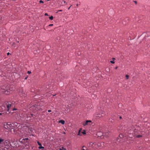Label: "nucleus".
I'll list each match as a JSON object with an SVG mask.
<instances>
[{
  "label": "nucleus",
  "instance_id": "obj_29",
  "mask_svg": "<svg viewBox=\"0 0 150 150\" xmlns=\"http://www.w3.org/2000/svg\"><path fill=\"white\" fill-rule=\"evenodd\" d=\"M53 25V24H50L49 25V26H52Z\"/></svg>",
  "mask_w": 150,
  "mask_h": 150
},
{
  "label": "nucleus",
  "instance_id": "obj_35",
  "mask_svg": "<svg viewBox=\"0 0 150 150\" xmlns=\"http://www.w3.org/2000/svg\"><path fill=\"white\" fill-rule=\"evenodd\" d=\"M119 118L120 119H122V117L121 116H120Z\"/></svg>",
  "mask_w": 150,
  "mask_h": 150
},
{
  "label": "nucleus",
  "instance_id": "obj_27",
  "mask_svg": "<svg viewBox=\"0 0 150 150\" xmlns=\"http://www.w3.org/2000/svg\"><path fill=\"white\" fill-rule=\"evenodd\" d=\"M48 112H51V110H48Z\"/></svg>",
  "mask_w": 150,
  "mask_h": 150
},
{
  "label": "nucleus",
  "instance_id": "obj_37",
  "mask_svg": "<svg viewBox=\"0 0 150 150\" xmlns=\"http://www.w3.org/2000/svg\"><path fill=\"white\" fill-rule=\"evenodd\" d=\"M30 115H31V116H33V115L32 114H30Z\"/></svg>",
  "mask_w": 150,
  "mask_h": 150
},
{
  "label": "nucleus",
  "instance_id": "obj_40",
  "mask_svg": "<svg viewBox=\"0 0 150 150\" xmlns=\"http://www.w3.org/2000/svg\"><path fill=\"white\" fill-rule=\"evenodd\" d=\"M2 115V113H0V115Z\"/></svg>",
  "mask_w": 150,
  "mask_h": 150
},
{
  "label": "nucleus",
  "instance_id": "obj_30",
  "mask_svg": "<svg viewBox=\"0 0 150 150\" xmlns=\"http://www.w3.org/2000/svg\"><path fill=\"white\" fill-rule=\"evenodd\" d=\"M10 54V53L9 52H8L7 53V55H9Z\"/></svg>",
  "mask_w": 150,
  "mask_h": 150
},
{
  "label": "nucleus",
  "instance_id": "obj_22",
  "mask_svg": "<svg viewBox=\"0 0 150 150\" xmlns=\"http://www.w3.org/2000/svg\"><path fill=\"white\" fill-rule=\"evenodd\" d=\"M27 73L28 74H30L31 73V71H28V72H27Z\"/></svg>",
  "mask_w": 150,
  "mask_h": 150
},
{
  "label": "nucleus",
  "instance_id": "obj_9",
  "mask_svg": "<svg viewBox=\"0 0 150 150\" xmlns=\"http://www.w3.org/2000/svg\"><path fill=\"white\" fill-rule=\"evenodd\" d=\"M110 133L109 131H108L105 133H103V136L107 137H108V135H109V133Z\"/></svg>",
  "mask_w": 150,
  "mask_h": 150
},
{
  "label": "nucleus",
  "instance_id": "obj_48",
  "mask_svg": "<svg viewBox=\"0 0 150 150\" xmlns=\"http://www.w3.org/2000/svg\"><path fill=\"white\" fill-rule=\"evenodd\" d=\"M47 1H49L50 0H47Z\"/></svg>",
  "mask_w": 150,
  "mask_h": 150
},
{
  "label": "nucleus",
  "instance_id": "obj_25",
  "mask_svg": "<svg viewBox=\"0 0 150 150\" xmlns=\"http://www.w3.org/2000/svg\"><path fill=\"white\" fill-rule=\"evenodd\" d=\"M78 135H81V133L80 132V131L79 132L78 134Z\"/></svg>",
  "mask_w": 150,
  "mask_h": 150
},
{
  "label": "nucleus",
  "instance_id": "obj_46",
  "mask_svg": "<svg viewBox=\"0 0 150 150\" xmlns=\"http://www.w3.org/2000/svg\"><path fill=\"white\" fill-rule=\"evenodd\" d=\"M55 96V95H53V96Z\"/></svg>",
  "mask_w": 150,
  "mask_h": 150
},
{
  "label": "nucleus",
  "instance_id": "obj_2",
  "mask_svg": "<svg viewBox=\"0 0 150 150\" xmlns=\"http://www.w3.org/2000/svg\"><path fill=\"white\" fill-rule=\"evenodd\" d=\"M3 91H2L3 93L6 94L8 95L11 93V91L13 90V89L12 87H10L9 86L6 87L4 89V88H2Z\"/></svg>",
  "mask_w": 150,
  "mask_h": 150
},
{
  "label": "nucleus",
  "instance_id": "obj_32",
  "mask_svg": "<svg viewBox=\"0 0 150 150\" xmlns=\"http://www.w3.org/2000/svg\"><path fill=\"white\" fill-rule=\"evenodd\" d=\"M16 110V108H13V111H14V110Z\"/></svg>",
  "mask_w": 150,
  "mask_h": 150
},
{
  "label": "nucleus",
  "instance_id": "obj_17",
  "mask_svg": "<svg viewBox=\"0 0 150 150\" xmlns=\"http://www.w3.org/2000/svg\"><path fill=\"white\" fill-rule=\"evenodd\" d=\"M53 16H51L50 17H49V19H50V20H53Z\"/></svg>",
  "mask_w": 150,
  "mask_h": 150
},
{
  "label": "nucleus",
  "instance_id": "obj_44",
  "mask_svg": "<svg viewBox=\"0 0 150 150\" xmlns=\"http://www.w3.org/2000/svg\"><path fill=\"white\" fill-rule=\"evenodd\" d=\"M115 59V58H113V59Z\"/></svg>",
  "mask_w": 150,
  "mask_h": 150
},
{
  "label": "nucleus",
  "instance_id": "obj_14",
  "mask_svg": "<svg viewBox=\"0 0 150 150\" xmlns=\"http://www.w3.org/2000/svg\"><path fill=\"white\" fill-rule=\"evenodd\" d=\"M4 141V140L1 138L0 139V144H2V142Z\"/></svg>",
  "mask_w": 150,
  "mask_h": 150
},
{
  "label": "nucleus",
  "instance_id": "obj_10",
  "mask_svg": "<svg viewBox=\"0 0 150 150\" xmlns=\"http://www.w3.org/2000/svg\"><path fill=\"white\" fill-rule=\"evenodd\" d=\"M7 105V111L8 112H9V109L11 108V104L9 103H8L7 104H6Z\"/></svg>",
  "mask_w": 150,
  "mask_h": 150
},
{
  "label": "nucleus",
  "instance_id": "obj_28",
  "mask_svg": "<svg viewBox=\"0 0 150 150\" xmlns=\"http://www.w3.org/2000/svg\"><path fill=\"white\" fill-rule=\"evenodd\" d=\"M134 2L136 4H137V1H134Z\"/></svg>",
  "mask_w": 150,
  "mask_h": 150
},
{
  "label": "nucleus",
  "instance_id": "obj_15",
  "mask_svg": "<svg viewBox=\"0 0 150 150\" xmlns=\"http://www.w3.org/2000/svg\"><path fill=\"white\" fill-rule=\"evenodd\" d=\"M59 150H66V149L65 148L63 147H62L59 148Z\"/></svg>",
  "mask_w": 150,
  "mask_h": 150
},
{
  "label": "nucleus",
  "instance_id": "obj_21",
  "mask_svg": "<svg viewBox=\"0 0 150 150\" xmlns=\"http://www.w3.org/2000/svg\"><path fill=\"white\" fill-rule=\"evenodd\" d=\"M126 77L127 79H128L129 78V76L127 75H126Z\"/></svg>",
  "mask_w": 150,
  "mask_h": 150
},
{
  "label": "nucleus",
  "instance_id": "obj_33",
  "mask_svg": "<svg viewBox=\"0 0 150 150\" xmlns=\"http://www.w3.org/2000/svg\"><path fill=\"white\" fill-rule=\"evenodd\" d=\"M62 10H59L58 11H62Z\"/></svg>",
  "mask_w": 150,
  "mask_h": 150
},
{
  "label": "nucleus",
  "instance_id": "obj_16",
  "mask_svg": "<svg viewBox=\"0 0 150 150\" xmlns=\"http://www.w3.org/2000/svg\"><path fill=\"white\" fill-rule=\"evenodd\" d=\"M2 108V110H4L5 109V108L4 106H3L2 107H1L0 106V108ZM0 110H1L0 109Z\"/></svg>",
  "mask_w": 150,
  "mask_h": 150
},
{
  "label": "nucleus",
  "instance_id": "obj_13",
  "mask_svg": "<svg viewBox=\"0 0 150 150\" xmlns=\"http://www.w3.org/2000/svg\"><path fill=\"white\" fill-rule=\"evenodd\" d=\"M59 122L61 123L63 125L65 123V121L64 120H60L59 121Z\"/></svg>",
  "mask_w": 150,
  "mask_h": 150
},
{
  "label": "nucleus",
  "instance_id": "obj_38",
  "mask_svg": "<svg viewBox=\"0 0 150 150\" xmlns=\"http://www.w3.org/2000/svg\"><path fill=\"white\" fill-rule=\"evenodd\" d=\"M117 67H116V68H115V69H117Z\"/></svg>",
  "mask_w": 150,
  "mask_h": 150
},
{
  "label": "nucleus",
  "instance_id": "obj_11",
  "mask_svg": "<svg viewBox=\"0 0 150 150\" xmlns=\"http://www.w3.org/2000/svg\"><path fill=\"white\" fill-rule=\"evenodd\" d=\"M97 135L98 137H101L103 135V133L101 132H98L97 133Z\"/></svg>",
  "mask_w": 150,
  "mask_h": 150
},
{
  "label": "nucleus",
  "instance_id": "obj_26",
  "mask_svg": "<svg viewBox=\"0 0 150 150\" xmlns=\"http://www.w3.org/2000/svg\"><path fill=\"white\" fill-rule=\"evenodd\" d=\"M82 133L83 134H86V132H85V131H84L83 132H82Z\"/></svg>",
  "mask_w": 150,
  "mask_h": 150
},
{
  "label": "nucleus",
  "instance_id": "obj_1",
  "mask_svg": "<svg viewBox=\"0 0 150 150\" xmlns=\"http://www.w3.org/2000/svg\"><path fill=\"white\" fill-rule=\"evenodd\" d=\"M11 125L12 127H13V128L15 130H16V131L18 130L19 131L21 132L22 134H23L24 133V131H23V132H21V129L23 131V128H22L20 124L16 122H15L11 124Z\"/></svg>",
  "mask_w": 150,
  "mask_h": 150
},
{
  "label": "nucleus",
  "instance_id": "obj_45",
  "mask_svg": "<svg viewBox=\"0 0 150 150\" xmlns=\"http://www.w3.org/2000/svg\"><path fill=\"white\" fill-rule=\"evenodd\" d=\"M64 3H65V1H64Z\"/></svg>",
  "mask_w": 150,
  "mask_h": 150
},
{
  "label": "nucleus",
  "instance_id": "obj_43",
  "mask_svg": "<svg viewBox=\"0 0 150 150\" xmlns=\"http://www.w3.org/2000/svg\"><path fill=\"white\" fill-rule=\"evenodd\" d=\"M29 117H30V116H29Z\"/></svg>",
  "mask_w": 150,
  "mask_h": 150
},
{
  "label": "nucleus",
  "instance_id": "obj_24",
  "mask_svg": "<svg viewBox=\"0 0 150 150\" xmlns=\"http://www.w3.org/2000/svg\"><path fill=\"white\" fill-rule=\"evenodd\" d=\"M40 3H43V1L42 0H40L39 1Z\"/></svg>",
  "mask_w": 150,
  "mask_h": 150
},
{
  "label": "nucleus",
  "instance_id": "obj_47",
  "mask_svg": "<svg viewBox=\"0 0 150 150\" xmlns=\"http://www.w3.org/2000/svg\"><path fill=\"white\" fill-rule=\"evenodd\" d=\"M124 129V130H125V129Z\"/></svg>",
  "mask_w": 150,
  "mask_h": 150
},
{
  "label": "nucleus",
  "instance_id": "obj_8",
  "mask_svg": "<svg viewBox=\"0 0 150 150\" xmlns=\"http://www.w3.org/2000/svg\"><path fill=\"white\" fill-rule=\"evenodd\" d=\"M95 142H90L88 144V146L90 147H93V145H95Z\"/></svg>",
  "mask_w": 150,
  "mask_h": 150
},
{
  "label": "nucleus",
  "instance_id": "obj_4",
  "mask_svg": "<svg viewBox=\"0 0 150 150\" xmlns=\"http://www.w3.org/2000/svg\"><path fill=\"white\" fill-rule=\"evenodd\" d=\"M10 146L13 147H16L18 146V141L16 140H14L11 141L10 144Z\"/></svg>",
  "mask_w": 150,
  "mask_h": 150
},
{
  "label": "nucleus",
  "instance_id": "obj_19",
  "mask_svg": "<svg viewBox=\"0 0 150 150\" xmlns=\"http://www.w3.org/2000/svg\"><path fill=\"white\" fill-rule=\"evenodd\" d=\"M37 143H38V144L39 146H42L41 144L40 143V142H39L38 141L37 142Z\"/></svg>",
  "mask_w": 150,
  "mask_h": 150
},
{
  "label": "nucleus",
  "instance_id": "obj_42",
  "mask_svg": "<svg viewBox=\"0 0 150 150\" xmlns=\"http://www.w3.org/2000/svg\"><path fill=\"white\" fill-rule=\"evenodd\" d=\"M85 147V146H83L82 147H83H83Z\"/></svg>",
  "mask_w": 150,
  "mask_h": 150
},
{
  "label": "nucleus",
  "instance_id": "obj_20",
  "mask_svg": "<svg viewBox=\"0 0 150 150\" xmlns=\"http://www.w3.org/2000/svg\"><path fill=\"white\" fill-rule=\"evenodd\" d=\"M38 148H39V149H43L44 148V147L42 146H40Z\"/></svg>",
  "mask_w": 150,
  "mask_h": 150
},
{
  "label": "nucleus",
  "instance_id": "obj_36",
  "mask_svg": "<svg viewBox=\"0 0 150 150\" xmlns=\"http://www.w3.org/2000/svg\"><path fill=\"white\" fill-rule=\"evenodd\" d=\"M27 77H26V78H25V79H27Z\"/></svg>",
  "mask_w": 150,
  "mask_h": 150
},
{
  "label": "nucleus",
  "instance_id": "obj_5",
  "mask_svg": "<svg viewBox=\"0 0 150 150\" xmlns=\"http://www.w3.org/2000/svg\"><path fill=\"white\" fill-rule=\"evenodd\" d=\"M4 127L7 129H10L12 127L11 124L10 123H8L6 124H4Z\"/></svg>",
  "mask_w": 150,
  "mask_h": 150
},
{
  "label": "nucleus",
  "instance_id": "obj_23",
  "mask_svg": "<svg viewBox=\"0 0 150 150\" xmlns=\"http://www.w3.org/2000/svg\"><path fill=\"white\" fill-rule=\"evenodd\" d=\"M110 62L112 63V64H114L115 63V62H114L113 61H110Z\"/></svg>",
  "mask_w": 150,
  "mask_h": 150
},
{
  "label": "nucleus",
  "instance_id": "obj_6",
  "mask_svg": "<svg viewBox=\"0 0 150 150\" xmlns=\"http://www.w3.org/2000/svg\"><path fill=\"white\" fill-rule=\"evenodd\" d=\"M11 142L8 140H6L4 142V146H10V144Z\"/></svg>",
  "mask_w": 150,
  "mask_h": 150
},
{
  "label": "nucleus",
  "instance_id": "obj_3",
  "mask_svg": "<svg viewBox=\"0 0 150 150\" xmlns=\"http://www.w3.org/2000/svg\"><path fill=\"white\" fill-rule=\"evenodd\" d=\"M29 139L27 138H26L25 139H23L20 142L23 144H25L26 146H28L29 144Z\"/></svg>",
  "mask_w": 150,
  "mask_h": 150
},
{
  "label": "nucleus",
  "instance_id": "obj_31",
  "mask_svg": "<svg viewBox=\"0 0 150 150\" xmlns=\"http://www.w3.org/2000/svg\"><path fill=\"white\" fill-rule=\"evenodd\" d=\"M45 16H48V14L47 13H45Z\"/></svg>",
  "mask_w": 150,
  "mask_h": 150
},
{
  "label": "nucleus",
  "instance_id": "obj_18",
  "mask_svg": "<svg viewBox=\"0 0 150 150\" xmlns=\"http://www.w3.org/2000/svg\"><path fill=\"white\" fill-rule=\"evenodd\" d=\"M136 137L138 138H140L142 137V136L140 135H137Z\"/></svg>",
  "mask_w": 150,
  "mask_h": 150
},
{
  "label": "nucleus",
  "instance_id": "obj_39",
  "mask_svg": "<svg viewBox=\"0 0 150 150\" xmlns=\"http://www.w3.org/2000/svg\"><path fill=\"white\" fill-rule=\"evenodd\" d=\"M121 135H120L119 136V137H121Z\"/></svg>",
  "mask_w": 150,
  "mask_h": 150
},
{
  "label": "nucleus",
  "instance_id": "obj_12",
  "mask_svg": "<svg viewBox=\"0 0 150 150\" xmlns=\"http://www.w3.org/2000/svg\"><path fill=\"white\" fill-rule=\"evenodd\" d=\"M104 142H102L101 143H98L97 144V145L99 147H103L104 146Z\"/></svg>",
  "mask_w": 150,
  "mask_h": 150
},
{
  "label": "nucleus",
  "instance_id": "obj_34",
  "mask_svg": "<svg viewBox=\"0 0 150 150\" xmlns=\"http://www.w3.org/2000/svg\"><path fill=\"white\" fill-rule=\"evenodd\" d=\"M71 6H70V7L68 8V9H69V8H70V7H71Z\"/></svg>",
  "mask_w": 150,
  "mask_h": 150
},
{
  "label": "nucleus",
  "instance_id": "obj_41",
  "mask_svg": "<svg viewBox=\"0 0 150 150\" xmlns=\"http://www.w3.org/2000/svg\"><path fill=\"white\" fill-rule=\"evenodd\" d=\"M82 150H85V149H82Z\"/></svg>",
  "mask_w": 150,
  "mask_h": 150
},
{
  "label": "nucleus",
  "instance_id": "obj_7",
  "mask_svg": "<svg viewBox=\"0 0 150 150\" xmlns=\"http://www.w3.org/2000/svg\"><path fill=\"white\" fill-rule=\"evenodd\" d=\"M91 120H86L85 122L83 123V125L84 126H86V125H90L91 124H90V123H91Z\"/></svg>",
  "mask_w": 150,
  "mask_h": 150
}]
</instances>
